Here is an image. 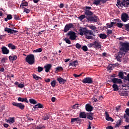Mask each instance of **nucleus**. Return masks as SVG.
Returning a JSON list of instances; mask_svg holds the SVG:
<instances>
[{
	"label": "nucleus",
	"instance_id": "nucleus-40",
	"mask_svg": "<svg viewBox=\"0 0 129 129\" xmlns=\"http://www.w3.org/2000/svg\"><path fill=\"white\" fill-rule=\"evenodd\" d=\"M63 41H65L66 43H67V44H69V45H70L71 44V41H70V40L68 39V38H66L63 39Z\"/></svg>",
	"mask_w": 129,
	"mask_h": 129
},
{
	"label": "nucleus",
	"instance_id": "nucleus-23",
	"mask_svg": "<svg viewBox=\"0 0 129 129\" xmlns=\"http://www.w3.org/2000/svg\"><path fill=\"white\" fill-rule=\"evenodd\" d=\"M18 101H21V102H26V103H28L29 101H28V99L27 98H23L22 97H19L18 98Z\"/></svg>",
	"mask_w": 129,
	"mask_h": 129
},
{
	"label": "nucleus",
	"instance_id": "nucleus-2",
	"mask_svg": "<svg viewBox=\"0 0 129 129\" xmlns=\"http://www.w3.org/2000/svg\"><path fill=\"white\" fill-rule=\"evenodd\" d=\"M26 62L28 63L30 65H33L35 63V55L34 54L28 55L26 58Z\"/></svg>",
	"mask_w": 129,
	"mask_h": 129
},
{
	"label": "nucleus",
	"instance_id": "nucleus-32",
	"mask_svg": "<svg viewBox=\"0 0 129 129\" xmlns=\"http://www.w3.org/2000/svg\"><path fill=\"white\" fill-rule=\"evenodd\" d=\"M100 3H101V0H94V5L96 6H98L100 5Z\"/></svg>",
	"mask_w": 129,
	"mask_h": 129
},
{
	"label": "nucleus",
	"instance_id": "nucleus-45",
	"mask_svg": "<svg viewBox=\"0 0 129 129\" xmlns=\"http://www.w3.org/2000/svg\"><path fill=\"white\" fill-rule=\"evenodd\" d=\"M7 60H8L7 57H4L1 59V62L2 64H4V63H6V61H7Z\"/></svg>",
	"mask_w": 129,
	"mask_h": 129
},
{
	"label": "nucleus",
	"instance_id": "nucleus-30",
	"mask_svg": "<svg viewBox=\"0 0 129 129\" xmlns=\"http://www.w3.org/2000/svg\"><path fill=\"white\" fill-rule=\"evenodd\" d=\"M80 117L81 118H86V114H85V112H81L80 113Z\"/></svg>",
	"mask_w": 129,
	"mask_h": 129
},
{
	"label": "nucleus",
	"instance_id": "nucleus-31",
	"mask_svg": "<svg viewBox=\"0 0 129 129\" xmlns=\"http://www.w3.org/2000/svg\"><path fill=\"white\" fill-rule=\"evenodd\" d=\"M93 113L90 112L89 115L87 116V118L90 119V120H92L93 119Z\"/></svg>",
	"mask_w": 129,
	"mask_h": 129
},
{
	"label": "nucleus",
	"instance_id": "nucleus-7",
	"mask_svg": "<svg viewBox=\"0 0 129 129\" xmlns=\"http://www.w3.org/2000/svg\"><path fill=\"white\" fill-rule=\"evenodd\" d=\"M98 19V17L96 15H89L88 16L87 21L88 22H93V23H97V19Z\"/></svg>",
	"mask_w": 129,
	"mask_h": 129
},
{
	"label": "nucleus",
	"instance_id": "nucleus-1",
	"mask_svg": "<svg viewBox=\"0 0 129 129\" xmlns=\"http://www.w3.org/2000/svg\"><path fill=\"white\" fill-rule=\"evenodd\" d=\"M116 6L117 7H118L119 9H122V8H123V7L124 8H128L129 0H123L122 1H117Z\"/></svg>",
	"mask_w": 129,
	"mask_h": 129
},
{
	"label": "nucleus",
	"instance_id": "nucleus-34",
	"mask_svg": "<svg viewBox=\"0 0 129 129\" xmlns=\"http://www.w3.org/2000/svg\"><path fill=\"white\" fill-rule=\"evenodd\" d=\"M93 79H92V78L90 77H86L84 79L82 80V81H93Z\"/></svg>",
	"mask_w": 129,
	"mask_h": 129
},
{
	"label": "nucleus",
	"instance_id": "nucleus-21",
	"mask_svg": "<svg viewBox=\"0 0 129 129\" xmlns=\"http://www.w3.org/2000/svg\"><path fill=\"white\" fill-rule=\"evenodd\" d=\"M116 84V83H114V84L112 85L114 91H117L118 90V87H120V88H121L120 85L119 84V85H118Z\"/></svg>",
	"mask_w": 129,
	"mask_h": 129
},
{
	"label": "nucleus",
	"instance_id": "nucleus-19",
	"mask_svg": "<svg viewBox=\"0 0 129 129\" xmlns=\"http://www.w3.org/2000/svg\"><path fill=\"white\" fill-rule=\"evenodd\" d=\"M5 120L6 122H8V123L10 124L11 123H14V122H15V117H10L9 119H6Z\"/></svg>",
	"mask_w": 129,
	"mask_h": 129
},
{
	"label": "nucleus",
	"instance_id": "nucleus-54",
	"mask_svg": "<svg viewBox=\"0 0 129 129\" xmlns=\"http://www.w3.org/2000/svg\"><path fill=\"white\" fill-rule=\"evenodd\" d=\"M84 84H91L92 81H83Z\"/></svg>",
	"mask_w": 129,
	"mask_h": 129
},
{
	"label": "nucleus",
	"instance_id": "nucleus-4",
	"mask_svg": "<svg viewBox=\"0 0 129 129\" xmlns=\"http://www.w3.org/2000/svg\"><path fill=\"white\" fill-rule=\"evenodd\" d=\"M120 44L121 47L120 48V51H124L125 53H126L127 51H129V43L121 42Z\"/></svg>",
	"mask_w": 129,
	"mask_h": 129
},
{
	"label": "nucleus",
	"instance_id": "nucleus-3",
	"mask_svg": "<svg viewBox=\"0 0 129 129\" xmlns=\"http://www.w3.org/2000/svg\"><path fill=\"white\" fill-rule=\"evenodd\" d=\"M89 48H94L95 49H100L101 48V43L94 41L93 42L88 44Z\"/></svg>",
	"mask_w": 129,
	"mask_h": 129
},
{
	"label": "nucleus",
	"instance_id": "nucleus-62",
	"mask_svg": "<svg viewBox=\"0 0 129 129\" xmlns=\"http://www.w3.org/2000/svg\"><path fill=\"white\" fill-rule=\"evenodd\" d=\"M112 33V30H107V35H110V34H111Z\"/></svg>",
	"mask_w": 129,
	"mask_h": 129
},
{
	"label": "nucleus",
	"instance_id": "nucleus-57",
	"mask_svg": "<svg viewBox=\"0 0 129 129\" xmlns=\"http://www.w3.org/2000/svg\"><path fill=\"white\" fill-rule=\"evenodd\" d=\"M122 55H123V52L122 51H119L118 52V55L122 58Z\"/></svg>",
	"mask_w": 129,
	"mask_h": 129
},
{
	"label": "nucleus",
	"instance_id": "nucleus-55",
	"mask_svg": "<svg viewBox=\"0 0 129 129\" xmlns=\"http://www.w3.org/2000/svg\"><path fill=\"white\" fill-rule=\"evenodd\" d=\"M24 13H26V14H29L30 13V10L25 8L24 10Z\"/></svg>",
	"mask_w": 129,
	"mask_h": 129
},
{
	"label": "nucleus",
	"instance_id": "nucleus-52",
	"mask_svg": "<svg viewBox=\"0 0 129 129\" xmlns=\"http://www.w3.org/2000/svg\"><path fill=\"white\" fill-rule=\"evenodd\" d=\"M90 29H91V30H93V31H95V30H96V27H95V26H91L89 27Z\"/></svg>",
	"mask_w": 129,
	"mask_h": 129
},
{
	"label": "nucleus",
	"instance_id": "nucleus-56",
	"mask_svg": "<svg viewBox=\"0 0 129 129\" xmlns=\"http://www.w3.org/2000/svg\"><path fill=\"white\" fill-rule=\"evenodd\" d=\"M51 85L52 87H55V85H56V81H52L51 82Z\"/></svg>",
	"mask_w": 129,
	"mask_h": 129
},
{
	"label": "nucleus",
	"instance_id": "nucleus-10",
	"mask_svg": "<svg viewBox=\"0 0 129 129\" xmlns=\"http://www.w3.org/2000/svg\"><path fill=\"white\" fill-rule=\"evenodd\" d=\"M5 32H7L8 34H15L16 36H17V33H18L17 30H15L14 29H12L11 28H9L8 27H6L4 29Z\"/></svg>",
	"mask_w": 129,
	"mask_h": 129
},
{
	"label": "nucleus",
	"instance_id": "nucleus-8",
	"mask_svg": "<svg viewBox=\"0 0 129 129\" xmlns=\"http://www.w3.org/2000/svg\"><path fill=\"white\" fill-rule=\"evenodd\" d=\"M92 35H93V31L88 29L85 34V36L88 40H92L93 39V36H91Z\"/></svg>",
	"mask_w": 129,
	"mask_h": 129
},
{
	"label": "nucleus",
	"instance_id": "nucleus-28",
	"mask_svg": "<svg viewBox=\"0 0 129 129\" xmlns=\"http://www.w3.org/2000/svg\"><path fill=\"white\" fill-rule=\"evenodd\" d=\"M99 37L100 38V39H104L107 38V35L104 33H101L99 34Z\"/></svg>",
	"mask_w": 129,
	"mask_h": 129
},
{
	"label": "nucleus",
	"instance_id": "nucleus-17",
	"mask_svg": "<svg viewBox=\"0 0 129 129\" xmlns=\"http://www.w3.org/2000/svg\"><path fill=\"white\" fill-rule=\"evenodd\" d=\"M44 68H45V72H49L50 71V69L52 68V64H47L46 65L44 66Z\"/></svg>",
	"mask_w": 129,
	"mask_h": 129
},
{
	"label": "nucleus",
	"instance_id": "nucleus-5",
	"mask_svg": "<svg viewBox=\"0 0 129 129\" xmlns=\"http://www.w3.org/2000/svg\"><path fill=\"white\" fill-rule=\"evenodd\" d=\"M67 35L69 36L70 40L72 41L76 40V38H77V35H76V33L74 31L71 30L67 33Z\"/></svg>",
	"mask_w": 129,
	"mask_h": 129
},
{
	"label": "nucleus",
	"instance_id": "nucleus-60",
	"mask_svg": "<svg viewBox=\"0 0 129 129\" xmlns=\"http://www.w3.org/2000/svg\"><path fill=\"white\" fill-rule=\"evenodd\" d=\"M124 80H126V81H129V74L127 75L126 77H124Z\"/></svg>",
	"mask_w": 129,
	"mask_h": 129
},
{
	"label": "nucleus",
	"instance_id": "nucleus-59",
	"mask_svg": "<svg viewBox=\"0 0 129 129\" xmlns=\"http://www.w3.org/2000/svg\"><path fill=\"white\" fill-rule=\"evenodd\" d=\"M12 57L13 59H12V61H16V60L18 59V57L17 56V55H14Z\"/></svg>",
	"mask_w": 129,
	"mask_h": 129
},
{
	"label": "nucleus",
	"instance_id": "nucleus-64",
	"mask_svg": "<svg viewBox=\"0 0 129 129\" xmlns=\"http://www.w3.org/2000/svg\"><path fill=\"white\" fill-rule=\"evenodd\" d=\"M107 69L108 70H109L110 71H111V70H112V66H109L107 67Z\"/></svg>",
	"mask_w": 129,
	"mask_h": 129
},
{
	"label": "nucleus",
	"instance_id": "nucleus-48",
	"mask_svg": "<svg viewBox=\"0 0 129 129\" xmlns=\"http://www.w3.org/2000/svg\"><path fill=\"white\" fill-rule=\"evenodd\" d=\"M121 56H119L118 55H117L116 56V59L117 61H118L119 62H121Z\"/></svg>",
	"mask_w": 129,
	"mask_h": 129
},
{
	"label": "nucleus",
	"instance_id": "nucleus-27",
	"mask_svg": "<svg viewBox=\"0 0 129 129\" xmlns=\"http://www.w3.org/2000/svg\"><path fill=\"white\" fill-rule=\"evenodd\" d=\"M116 24L115 22H112L110 23H107L106 25L107 26V28H109V29L112 28L113 26H114V24Z\"/></svg>",
	"mask_w": 129,
	"mask_h": 129
},
{
	"label": "nucleus",
	"instance_id": "nucleus-39",
	"mask_svg": "<svg viewBox=\"0 0 129 129\" xmlns=\"http://www.w3.org/2000/svg\"><path fill=\"white\" fill-rule=\"evenodd\" d=\"M82 49L83 50H84V52H87L88 51V48L87 47V46L84 45L82 47Z\"/></svg>",
	"mask_w": 129,
	"mask_h": 129
},
{
	"label": "nucleus",
	"instance_id": "nucleus-25",
	"mask_svg": "<svg viewBox=\"0 0 129 129\" xmlns=\"http://www.w3.org/2000/svg\"><path fill=\"white\" fill-rule=\"evenodd\" d=\"M123 73L125 74V73H123V72H119L118 73V76H119V78H120L121 79H123L124 80V78L125 77H124V75L123 74Z\"/></svg>",
	"mask_w": 129,
	"mask_h": 129
},
{
	"label": "nucleus",
	"instance_id": "nucleus-51",
	"mask_svg": "<svg viewBox=\"0 0 129 129\" xmlns=\"http://www.w3.org/2000/svg\"><path fill=\"white\" fill-rule=\"evenodd\" d=\"M76 48H77V49L81 48V45H80V44H79V43H77L76 44Z\"/></svg>",
	"mask_w": 129,
	"mask_h": 129
},
{
	"label": "nucleus",
	"instance_id": "nucleus-9",
	"mask_svg": "<svg viewBox=\"0 0 129 129\" xmlns=\"http://www.w3.org/2000/svg\"><path fill=\"white\" fill-rule=\"evenodd\" d=\"M72 29H74V25L72 23H69L64 26L63 32H64V33H67L69 30H72Z\"/></svg>",
	"mask_w": 129,
	"mask_h": 129
},
{
	"label": "nucleus",
	"instance_id": "nucleus-37",
	"mask_svg": "<svg viewBox=\"0 0 129 129\" xmlns=\"http://www.w3.org/2000/svg\"><path fill=\"white\" fill-rule=\"evenodd\" d=\"M35 106L36 108H43V105L41 103H38V104L35 105Z\"/></svg>",
	"mask_w": 129,
	"mask_h": 129
},
{
	"label": "nucleus",
	"instance_id": "nucleus-49",
	"mask_svg": "<svg viewBox=\"0 0 129 129\" xmlns=\"http://www.w3.org/2000/svg\"><path fill=\"white\" fill-rule=\"evenodd\" d=\"M56 80H57V81H66V80L63 79V78H61V77H58L56 79Z\"/></svg>",
	"mask_w": 129,
	"mask_h": 129
},
{
	"label": "nucleus",
	"instance_id": "nucleus-63",
	"mask_svg": "<svg viewBox=\"0 0 129 129\" xmlns=\"http://www.w3.org/2000/svg\"><path fill=\"white\" fill-rule=\"evenodd\" d=\"M125 113L126 114V115H128V116H129V109L127 108L125 110Z\"/></svg>",
	"mask_w": 129,
	"mask_h": 129
},
{
	"label": "nucleus",
	"instance_id": "nucleus-33",
	"mask_svg": "<svg viewBox=\"0 0 129 129\" xmlns=\"http://www.w3.org/2000/svg\"><path fill=\"white\" fill-rule=\"evenodd\" d=\"M55 71L58 72L60 71H63V68L62 67H57L55 68Z\"/></svg>",
	"mask_w": 129,
	"mask_h": 129
},
{
	"label": "nucleus",
	"instance_id": "nucleus-41",
	"mask_svg": "<svg viewBox=\"0 0 129 129\" xmlns=\"http://www.w3.org/2000/svg\"><path fill=\"white\" fill-rule=\"evenodd\" d=\"M34 53H41L42 52V48H39L33 51Z\"/></svg>",
	"mask_w": 129,
	"mask_h": 129
},
{
	"label": "nucleus",
	"instance_id": "nucleus-14",
	"mask_svg": "<svg viewBox=\"0 0 129 129\" xmlns=\"http://www.w3.org/2000/svg\"><path fill=\"white\" fill-rule=\"evenodd\" d=\"M87 29L86 28H83V27H80V29H79V35H80V36H84V35H85V34H86V32L87 31Z\"/></svg>",
	"mask_w": 129,
	"mask_h": 129
},
{
	"label": "nucleus",
	"instance_id": "nucleus-20",
	"mask_svg": "<svg viewBox=\"0 0 129 129\" xmlns=\"http://www.w3.org/2000/svg\"><path fill=\"white\" fill-rule=\"evenodd\" d=\"M105 114L106 116V119L107 120L110 121H113V119L111 117H109V114H108V112L107 111H106L105 112Z\"/></svg>",
	"mask_w": 129,
	"mask_h": 129
},
{
	"label": "nucleus",
	"instance_id": "nucleus-29",
	"mask_svg": "<svg viewBox=\"0 0 129 129\" xmlns=\"http://www.w3.org/2000/svg\"><path fill=\"white\" fill-rule=\"evenodd\" d=\"M8 46L9 48H10V49H12V50H16V46H15L12 43H9L8 45Z\"/></svg>",
	"mask_w": 129,
	"mask_h": 129
},
{
	"label": "nucleus",
	"instance_id": "nucleus-15",
	"mask_svg": "<svg viewBox=\"0 0 129 129\" xmlns=\"http://www.w3.org/2000/svg\"><path fill=\"white\" fill-rule=\"evenodd\" d=\"M12 104L14 106H17V107H19L20 109H22V110H23V109L25 108V105H24V104L22 103H19L14 102L12 103Z\"/></svg>",
	"mask_w": 129,
	"mask_h": 129
},
{
	"label": "nucleus",
	"instance_id": "nucleus-47",
	"mask_svg": "<svg viewBox=\"0 0 129 129\" xmlns=\"http://www.w3.org/2000/svg\"><path fill=\"white\" fill-rule=\"evenodd\" d=\"M37 69H38V72H42V71H43L44 69V68L42 67H38Z\"/></svg>",
	"mask_w": 129,
	"mask_h": 129
},
{
	"label": "nucleus",
	"instance_id": "nucleus-24",
	"mask_svg": "<svg viewBox=\"0 0 129 129\" xmlns=\"http://www.w3.org/2000/svg\"><path fill=\"white\" fill-rule=\"evenodd\" d=\"M22 9H24V7H28V2H25V0H23L20 5V8H22Z\"/></svg>",
	"mask_w": 129,
	"mask_h": 129
},
{
	"label": "nucleus",
	"instance_id": "nucleus-35",
	"mask_svg": "<svg viewBox=\"0 0 129 129\" xmlns=\"http://www.w3.org/2000/svg\"><path fill=\"white\" fill-rule=\"evenodd\" d=\"M29 102L32 104H37V102L34 99H30Z\"/></svg>",
	"mask_w": 129,
	"mask_h": 129
},
{
	"label": "nucleus",
	"instance_id": "nucleus-61",
	"mask_svg": "<svg viewBox=\"0 0 129 129\" xmlns=\"http://www.w3.org/2000/svg\"><path fill=\"white\" fill-rule=\"evenodd\" d=\"M111 81H121V80L114 78L111 80Z\"/></svg>",
	"mask_w": 129,
	"mask_h": 129
},
{
	"label": "nucleus",
	"instance_id": "nucleus-11",
	"mask_svg": "<svg viewBox=\"0 0 129 129\" xmlns=\"http://www.w3.org/2000/svg\"><path fill=\"white\" fill-rule=\"evenodd\" d=\"M128 15H127L126 13H123L121 14V20L124 23H126V22H127V21L128 20Z\"/></svg>",
	"mask_w": 129,
	"mask_h": 129
},
{
	"label": "nucleus",
	"instance_id": "nucleus-18",
	"mask_svg": "<svg viewBox=\"0 0 129 129\" xmlns=\"http://www.w3.org/2000/svg\"><path fill=\"white\" fill-rule=\"evenodd\" d=\"M86 110H87V111H92L93 110V107L89 104H87L86 105Z\"/></svg>",
	"mask_w": 129,
	"mask_h": 129
},
{
	"label": "nucleus",
	"instance_id": "nucleus-16",
	"mask_svg": "<svg viewBox=\"0 0 129 129\" xmlns=\"http://www.w3.org/2000/svg\"><path fill=\"white\" fill-rule=\"evenodd\" d=\"M1 49L3 54H4L5 55H8V54L10 53V50H9L6 46L2 47Z\"/></svg>",
	"mask_w": 129,
	"mask_h": 129
},
{
	"label": "nucleus",
	"instance_id": "nucleus-22",
	"mask_svg": "<svg viewBox=\"0 0 129 129\" xmlns=\"http://www.w3.org/2000/svg\"><path fill=\"white\" fill-rule=\"evenodd\" d=\"M79 63H78V60H74L73 62L70 63L69 66H73L74 67H76V66H78Z\"/></svg>",
	"mask_w": 129,
	"mask_h": 129
},
{
	"label": "nucleus",
	"instance_id": "nucleus-53",
	"mask_svg": "<svg viewBox=\"0 0 129 129\" xmlns=\"http://www.w3.org/2000/svg\"><path fill=\"white\" fill-rule=\"evenodd\" d=\"M7 18L8 20H12V19H13V16L11 14H8L7 15Z\"/></svg>",
	"mask_w": 129,
	"mask_h": 129
},
{
	"label": "nucleus",
	"instance_id": "nucleus-42",
	"mask_svg": "<svg viewBox=\"0 0 129 129\" xmlns=\"http://www.w3.org/2000/svg\"><path fill=\"white\" fill-rule=\"evenodd\" d=\"M75 121H79V118H73L71 119V122H75Z\"/></svg>",
	"mask_w": 129,
	"mask_h": 129
},
{
	"label": "nucleus",
	"instance_id": "nucleus-13",
	"mask_svg": "<svg viewBox=\"0 0 129 129\" xmlns=\"http://www.w3.org/2000/svg\"><path fill=\"white\" fill-rule=\"evenodd\" d=\"M119 94L121 96H128V95L127 91H124V89H123V88H121V89L119 90Z\"/></svg>",
	"mask_w": 129,
	"mask_h": 129
},
{
	"label": "nucleus",
	"instance_id": "nucleus-43",
	"mask_svg": "<svg viewBox=\"0 0 129 129\" xmlns=\"http://www.w3.org/2000/svg\"><path fill=\"white\" fill-rule=\"evenodd\" d=\"M123 25L125 27V29L126 31H127V32H129V23L127 24H124Z\"/></svg>",
	"mask_w": 129,
	"mask_h": 129
},
{
	"label": "nucleus",
	"instance_id": "nucleus-36",
	"mask_svg": "<svg viewBox=\"0 0 129 129\" xmlns=\"http://www.w3.org/2000/svg\"><path fill=\"white\" fill-rule=\"evenodd\" d=\"M42 119H43V120H48L49 119V114H46L44 115Z\"/></svg>",
	"mask_w": 129,
	"mask_h": 129
},
{
	"label": "nucleus",
	"instance_id": "nucleus-6",
	"mask_svg": "<svg viewBox=\"0 0 129 129\" xmlns=\"http://www.w3.org/2000/svg\"><path fill=\"white\" fill-rule=\"evenodd\" d=\"M92 8L89 6H85L84 7L85 15L87 16H93V12L90 11Z\"/></svg>",
	"mask_w": 129,
	"mask_h": 129
},
{
	"label": "nucleus",
	"instance_id": "nucleus-26",
	"mask_svg": "<svg viewBox=\"0 0 129 129\" xmlns=\"http://www.w3.org/2000/svg\"><path fill=\"white\" fill-rule=\"evenodd\" d=\"M88 16L86 14L85 15H81L79 17V19L80 20V21H82V20H84V19H86L87 20Z\"/></svg>",
	"mask_w": 129,
	"mask_h": 129
},
{
	"label": "nucleus",
	"instance_id": "nucleus-46",
	"mask_svg": "<svg viewBox=\"0 0 129 129\" xmlns=\"http://www.w3.org/2000/svg\"><path fill=\"white\" fill-rule=\"evenodd\" d=\"M116 26L118 27V28H122V26H123V24L120 22L117 23L116 24Z\"/></svg>",
	"mask_w": 129,
	"mask_h": 129
},
{
	"label": "nucleus",
	"instance_id": "nucleus-38",
	"mask_svg": "<svg viewBox=\"0 0 129 129\" xmlns=\"http://www.w3.org/2000/svg\"><path fill=\"white\" fill-rule=\"evenodd\" d=\"M121 123V120H120V119L118 120L117 121V123L115 125V127H118V126H119V125H120Z\"/></svg>",
	"mask_w": 129,
	"mask_h": 129
},
{
	"label": "nucleus",
	"instance_id": "nucleus-50",
	"mask_svg": "<svg viewBox=\"0 0 129 129\" xmlns=\"http://www.w3.org/2000/svg\"><path fill=\"white\" fill-rule=\"evenodd\" d=\"M14 20H16V21H20V19L19 16L15 15L14 16Z\"/></svg>",
	"mask_w": 129,
	"mask_h": 129
},
{
	"label": "nucleus",
	"instance_id": "nucleus-58",
	"mask_svg": "<svg viewBox=\"0 0 129 129\" xmlns=\"http://www.w3.org/2000/svg\"><path fill=\"white\" fill-rule=\"evenodd\" d=\"M18 87L19 88H24V87H25V85H24V84H20L18 85Z\"/></svg>",
	"mask_w": 129,
	"mask_h": 129
},
{
	"label": "nucleus",
	"instance_id": "nucleus-44",
	"mask_svg": "<svg viewBox=\"0 0 129 129\" xmlns=\"http://www.w3.org/2000/svg\"><path fill=\"white\" fill-rule=\"evenodd\" d=\"M80 104H76L75 105H73L72 107V108H74V109H76V108H78L79 107V106H80Z\"/></svg>",
	"mask_w": 129,
	"mask_h": 129
},
{
	"label": "nucleus",
	"instance_id": "nucleus-12",
	"mask_svg": "<svg viewBox=\"0 0 129 129\" xmlns=\"http://www.w3.org/2000/svg\"><path fill=\"white\" fill-rule=\"evenodd\" d=\"M33 78L34 79H35V80H39V79H41V80H43V81H52V80H51L50 79H44V80H43V79H42V78H41L35 74H33ZM52 81H55V80H53Z\"/></svg>",
	"mask_w": 129,
	"mask_h": 129
}]
</instances>
